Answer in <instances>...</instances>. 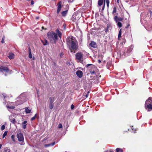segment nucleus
Listing matches in <instances>:
<instances>
[{
    "label": "nucleus",
    "instance_id": "1",
    "mask_svg": "<svg viewBox=\"0 0 152 152\" xmlns=\"http://www.w3.org/2000/svg\"><path fill=\"white\" fill-rule=\"evenodd\" d=\"M66 43L69 47L71 52H72L71 49L76 50L77 48V42L73 39V37H69L66 39Z\"/></svg>",
    "mask_w": 152,
    "mask_h": 152
},
{
    "label": "nucleus",
    "instance_id": "2",
    "mask_svg": "<svg viewBox=\"0 0 152 152\" xmlns=\"http://www.w3.org/2000/svg\"><path fill=\"white\" fill-rule=\"evenodd\" d=\"M48 37L50 42L52 43H55L57 39V34L53 32L48 34Z\"/></svg>",
    "mask_w": 152,
    "mask_h": 152
},
{
    "label": "nucleus",
    "instance_id": "3",
    "mask_svg": "<svg viewBox=\"0 0 152 152\" xmlns=\"http://www.w3.org/2000/svg\"><path fill=\"white\" fill-rule=\"evenodd\" d=\"M145 107L150 110H152V98L149 97L146 101Z\"/></svg>",
    "mask_w": 152,
    "mask_h": 152
},
{
    "label": "nucleus",
    "instance_id": "4",
    "mask_svg": "<svg viewBox=\"0 0 152 152\" xmlns=\"http://www.w3.org/2000/svg\"><path fill=\"white\" fill-rule=\"evenodd\" d=\"M76 59L80 63L83 61V54L82 53L78 52L75 54Z\"/></svg>",
    "mask_w": 152,
    "mask_h": 152
},
{
    "label": "nucleus",
    "instance_id": "5",
    "mask_svg": "<svg viewBox=\"0 0 152 152\" xmlns=\"http://www.w3.org/2000/svg\"><path fill=\"white\" fill-rule=\"evenodd\" d=\"M17 136L18 140L20 142H22L20 144L24 145V143L23 142L24 137L23 134L21 132H18L17 134Z\"/></svg>",
    "mask_w": 152,
    "mask_h": 152
},
{
    "label": "nucleus",
    "instance_id": "6",
    "mask_svg": "<svg viewBox=\"0 0 152 152\" xmlns=\"http://www.w3.org/2000/svg\"><path fill=\"white\" fill-rule=\"evenodd\" d=\"M80 17V14L75 13L72 16V20L73 21L76 22L79 19Z\"/></svg>",
    "mask_w": 152,
    "mask_h": 152
},
{
    "label": "nucleus",
    "instance_id": "7",
    "mask_svg": "<svg viewBox=\"0 0 152 152\" xmlns=\"http://www.w3.org/2000/svg\"><path fill=\"white\" fill-rule=\"evenodd\" d=\"M0 70L2 72H8L9 71V69L7 67L1 66L0 67Z\"/></svg>",
    "mask_w": 152,
    "mask_h": 152
},
{
    "label": "nucleus",
    "instance_id": "8",
    "mask_svg": "<svg viewBox=\"0 0 152 152\" xmlns=\"http://www.w3.org/2000/svg\"><path fill=\"white\" fill-rule=\"evenodd\" d=\"M114 20L116 22H120V21H122L123 18L121 17H118L117 16H115L114 17Z\"/></svg>",
    "mask_w": 152,
    "mask_h": 152
},
{
    "label": "nucleus",
    "instance_id": "9",
    "mask_svg": "<svg viewBox=\"0 0 152 152\" xmlns=\"http://www.w3.org/2000/svg\"><path fill=\"white\" fill-rule=\"evenodd\" d=\"M76 74L80 78H81L83 76V73L82 71L78 70L76 72Z\"/></svg>",
    "mask_w": 152,
    "mask_h": 152
},
{
    "label": "nucleus",
    "instance_id": "10",
    "mask_svg": "<svg viewBox=\"0 0 152 152\" xmlns=\"http://www.w3.org/2000/svg\"><path fill=\"white\" fill-rule=\"evenodd\" d=\"M58 8L57 10V13L58 14L61 8V2L60 1L58 3Z\"/></svg>",
    "mask_w": 152,
    "mask_h": 152
},
{
    "label": "nucleus",
    "instance_id": "11",
    "mask_svg": "<svg viewBox=\"0 0 152 152\" xmlns=\"http://www.w3.org/2000/svg\"><path fill=\"white\" fill-rule=\"evenodd\" d=\"M92 68L94 69V70H90V72L92 75L95 74V71L97 70V68L95 66H92Z\"/></svg>",
    "mask_w": 152,
    "mask_h": 152
},
{
    "label": "nucleus",
    "instance_id": "12",
    "mask_svg": "<svg viewBox=\"0 0 152 152\" xmlns=\"http://www.w3.org/2000/svg\"><path fill=\"white\" fill-rule=\"evenodd\" d=\"M56 97L53 96L49 98L50 103H53V102L56 99Z\"/></svg>",
    "mask_w": 152,
    "mask_h": 152
},
{
    "label": "nucleus",
    "instance_id": "13",
    "mask_svg": "<svg viewBox=\"0 0 152 152\" xmlns=\"http://www.w3.org/2000/svg\"><path fill=\"white\" fill-rule=\"evenodd\" d=\"M90 45L94 48H96V43L94 41H92L90 44Z\"/></svg>",
    "mask_w": 152,
    "mask_h": 152
},
{
    "label": "nucleus",
    "instance_id": "14",
    "mask_svg": "<svg viewBox=\"0 0 152 152\" xmlns=\"http://www.w3.org/2000/svg\"><path fill=\"white\" fill-rule=\"evenodd\" d=\"M8 57L10 59H13L14 57V54L12 53H10L9 54Z\"/></svg>",
    "mask_w": 152,
    "mask_h": 152
},
{
    "label": "nucleus",
    "instance_id": "15",
    "mask_svg": "<svg viewBox=\"0 0 152 152\" xmlns=\"http://www.w3.org/2000/svg\"><path fill=\"white\" fill-rule=\"evenodd\" d=\"M55 144V142H54L52 143H51L48 144H46L45 145V147H48L50 146H52L54 145Z\"/></svg>",
    "mask_w": 152,
    "mask_h": 152
},
{
    "label": "nucleus",
    "instance_id": "16",
    "mask_svg": "<svg viewBox=\"0 0 152 152\" xmlns=\"http://www.w3.org/2000/svg\"><path fill=\"white\" fill-rule=\"evenodd\" d=\"M14 116L13 115H11L9 117V119L10 121L12 122V123H14V122H15V120L14 119V118H11L13 117Z\"/></svg>",
    "mask_w": 152,
    "mask_h": 152
},
{
    "label": "nucleus",
    "instance_id": "17",
    "mask_svg": "<svg viewBox=\"0 0 152 152\" xmlns=\"http://www.w3.org/2000/svg\"><path fill=\"white\" fill-rule=\"evenodd\" d=\"M41 41L44 45H46L48 44L47 41L45 39L44 40H41Z\"/></svg>",
    "mask_w": 152,
    "mask_h": 152
},
{
    "label": "nucleus",
    "instance_id": "18",
    "mask_svg": "<svg viewBox=\"0 0 152 152\" xmlns=\"http://www.w3.org/2000/svg\"><path fill=\"white\" fill-rule=\"evenodd\" d=\"M27 123L26 121H24L22 123V127L23 129H25L26 127V124Z\"/></svg>",
    "mask_w": 152,
    "mask_h": 152
},
{
    "label": "nucleus",
    "instance_id": "19",
    "mask_svg": "<svg viewBox=\"0 0 152 152\" xmlns=\"http://www.w3.org/2000/svg\"><path fill=\"white\" fill-rule=\"evenodd\" d=\"M103 1L104 0H99L98 4L99 6H101L102 5L103 3Z\"/></svg>",
    "mask_w": 152,
    "mask_h": 152
},
{
    "label": "nucleus",
    "instance_id": "20",
    "mask_svg": "<svg viewBox=\"0 0 152 152\" xmlns=\"http://www.w3.org/2000/svg\"><path fill=\"white\" fill-rule=\"evenodd\" d=\"M28 53H29L28 57L30 58H32V55H31V50L30 48V47H29L28 48Z\"/></svg>",
    "mask_w": 152,
    "mask_h": 152
},
{
    "label": "nucleus",
    "instance_id": "21",
    "mask_svg": "<svg viewBox=\"0 0 152 152\" xmlns=\"http://www.w3.org/2000/svg\"><path fill=\"white\" fill-rule=\"evenodd\" d=\"M53 103H49V108L50 109H52L53 107Z\"/></svg>",
    "mask_w": 152,
    "mask_h": 152
},
{
    "label": "nucleus",
    "instance_id": "22",
    "mask_svg": "<svg viewBox=\"0 0 152 152\" xmlns=\"http://www.w3.org/2000/svg\"><path fill=\"white\" fill-rule=\"evenodd\" d=\"M116 152H123L122 149L121 148H117L116 149Z\"/></svg>",
    "mask_w": 152,
    "mask_h": 152
},
{
    "label": "nucleus",
    "instance_id": "23",
    "mask_svg": "<svg viewBox=\"0 0 152 152\" xmlns=\"http://www.w3.org/2000/svg\"><path fill=\"white\" fill-rule=\"evenodd\" d=\"M67 10L63 11L62 12L61 14L63 16H65L66 15V14L67 13Z\"/></svg>",
    "mask_w": 152,
    "mask_h": 152
},
{
    "label": "nucleus",
    "instance_id": "24",
    "mask_svg": "<svg viewBox=\"0 0 152 152\" xmlns=\"http://www.w3.org/2000/svg\"><path fill=\"white\" fill-rule=\"evenodd\" d=\"M25 111L26 113H29L31 112V110L28 109V108L26 107L25 108Z\"/></svg>",
    "mask_w": 152,
    "mask_h": 152
},
{
    "label": "nucleus",
    "instance_id": "25",
    "mask_svg": "<svg viewBox=\"0 0 152 152\" xmlns=\"http://www.w3.org/2000/svg\"><path fill=\"white\" fill-rule=\"evenodd\" d=\"M117 26H118L119 28H120L122 27V23L120 22H117Z\"/></svg>",
    "mask_w": 152,
    "mask_h": 152
},
{
    "label": "nucleus",
    "instance_id": "26",
    "mask_svg": "<svg viewBox=\"0 0 152 152\" xmlns=\"http://www.w3.org/2000/svg\"><path fill=\"white\" fill-rule=\"evenodd\" d=\"M121 29L119 31V32L118 33V39H120V38L121 37Z\"/></svg>",
    "mask_w": 152,
    "mask_h": 152
},
{
    "label": "nucleus",
    "instance_id": "27",
    "mask_svg": "<svg viewBox=\"0 0 152 152\" xmlns=\"http://www.w3.org/2000/svg\"><path fill=\"white\" fill-rule=\"evenodd\" d=\"M10 150L8 148H6L4 149V152H10Z\"/></svg>",
    "mask_w": 152,
    "mask_h": 152
},
{
    "label": "nucleus",
    "instance_id": "28",
    "mask_svg": "<svg viewBox=\"0 0 152 152\" xmlns=\"http://www.w3.org/2000/svg\"><path fill=\"white\" fill-rule=\"evenodd\" d=\"M11 138L13 141L15 142V136L14 135H12L11 136Z\"/></svg>",
    "mask_w": 152,
    "mask_h": 152
},
{
    "label": "nucleus",
    "instance_id": "29",
    "mask_svg": "<svg viewBox=\"0 0 152 152\" xmlns=\"http://www.w3.org/2000/svg\"><path fill=\"white\" fill-rule=\"evenodd\" d=\"M7 131H5L4 132V134L3 135V138H4L7 135Z\"/></svg>",
    "mask_w": 152,
    "mask_h": 152
},
{
    "label": "nucleus",
    "instance_id": "30",
    "mask_svg": "<svg viewBox=\"0 0 152 152\" xmlns=\"http://www.w3.org/2000/svg\"><path fill=\"white\" fill-rule=\"evenodd\" d=\"M7 107L8 108L10 109H13L15 108V107L14 106H7Z\"/></svg>",
    "mask_w": 152,
    "mask_h": 152
},
{
    "label": "nucleus",
    "instance_id": "31",
    "mask_svg": "<svg viewBox=\"0 0 152 152\" xmlns=\"http://www.w3.org/2000/svg\"><path fill=\"white\" fill-rule=\"evenodd\" d=\"M106 3L107 4V6L108 8L109 7V4L110 3L109 0H106Z\"/></svg>",
    "mask_w": 152,
    "mask_h": 152
},
{
    "label": "nucleus",
    "instance_id": "32",
    "mask_svg": "<svg viewBox=\"0 0 152 152\" xmlns=\"http://www.w3.org/2000/svg\"><path fill=\"white\" fill-rule=\"evenodd\" d=\"M116 12V9L115 7H114L113 8V13L114 14Z\"/></svg>",
    "mask_w": 152,
    "mask_h": 152
},
{
    "label": "nucleus",
    "instance_id": "33",
    "mask_svg": "<svg viewBox=\"0 0 152 152\" xmlns=\"http://www.w3.org/2000/svg\"><path fill=\"white\" fill-rule=\"evenodd\" d=\"M105 4V0H104V5H103V7L102 8V10H103L104 9Z\"/></svg>",
    "mask_w": 152,
    "mask_h": 152
},
{
    "label": "nucleus",
    "instance_id": "34",
    "mask_svg": "<svg viewBox=\"0 0 152 152\" xmlns=\"http://www.w3.org/2000/svg\"><path fill=\"white\" fill-rule=\"evenodd\" d=\"M37 114H36L35 115V116L33 117H32L31 119V121H32V120H34V119H35L36 117V116H37Z\"/></svg>",
    "mask_w": 152,
    "mask_h": 152
},
{
    "label": "nucleus",
    "instance_id": "35",
    "mask_svg": "<svg viewBox=\"0 0 152 152\" xmlns=\"http://www.w3.org/2000/svg\"><path fill=\"white\" fill-rule=\"evenodd\" d=\"M5 126H4V125H3L1 126V129L2 130H4V129H5Z\"/></svg>",
    "mask_w": 152,
    "mask_h": 152
},
{
    "label": "nucleus",
    "instance_id": "36",
    "mask_svg": "<svg viewBox=\"0 0 152 152\" xmlns=\"http://www.w3.org/2000/svg\"><path fill=\"white\" fill-rule=\"evenodd\" d=\"M5 39V37L4 36H3L2 38V39L1 42L2 43H4V39Z\"/></svg>",
    "mask_w": 152,
    "mask_h": 152
},
{
    "label": "nucleus",
    "instance_id": "37",
    "mask_svg": "<svg viewBox=\"0 0 152 152\" xmlns=\"http://www.w3.org/2000/svg\"><path fill=\"white\" fill-rule=\"evenodd\" d=\"M57 33L58 35V36H59V37H61V32L59 31V32H58Z\"/></svg>",
    "mask_w": 152,
    "mask_h": 152
},
{
    "label": "nucleus",
    "instance_id": "38",
    "mask_svg": "<svg viewBox=\"0 0 152 152\" xmlns=\"http://www.w3.org/2000/svg\"><path fill=\"white\" fill-rule=\"evenodd\" d=\"M62 126L61 124H58V128H60V129L61 128H62Z\"/></svg>",
    "mask_w": 152,
    "mask_h": 152
},
{
    "label": "nucleus",
    "instance_id": "39",
    "mask_svg": "<svg viewBox=\"0 0 152 152\" xmlns=\"http://www.w3.org/2000/svg\"><path fill=\"white\" fill-rule=\"evenodd\" d=\"M74 106L73 104H72L71 107V109L72 110L74 109Z\"/></svg>",
    "mask_w": 152,
    "mask_h": 152
},
{
    "label": "nucleus",
    "instance_id": "40",
    "mask_svg": "<svg viewBox=\"0 0 152 152\" xmlns=\"http://www.w3.org/2000/svg\"><path fill=\"white\" fill-rule=\"evenodd\" d=\"M3 96L4 97V98H5L7 97V95L5 94H3Z\"/></svg>",
    "mask_w": 152,
    "mask_h": 152
},
{
    "label": "nucleus",
    "instance_id": "41",
    "mask_svg": "<svg viewBox=\"0 0 152 152\" xmlns=\"http://www.w3.org/2000/svg\"><path fill=\"white\" fill-rule=\"evenodd\" d=\"M9 143L10 144H13V143H14V142H13V141H10V142H9Z\"/></svg>",
    "mask_w": 152,
    "mask_h": 152
},
{
    "label": "nucleus",
    "instance_id": "42",
    "mask_svg": "<svg viewBox=\"0 0 152 152\" xmlns=\"http://www.w3.org/2000/svg\"><path fill=\"white\" fill-rule=\"evenodd\" d=\"M34 4V2L33 0H32L31 2V5H33Z\"/></svg>",
    "mask_w": 152,
    "mask_h": 152
},
{
    "label": "nucleus",
    "instance_id": "43",
    "mask_svg": "<svg viewBox=\"0 0 152 152\" xmlns=\"http://www.w3.org/2000/svg\"><path fill=\"white\" fill-rule=\"evenodd\" d=\"M90 65H92L91 64H88L86 66L87 67H88V66H90Z\"/></svg>",
    "mask_w": 152,
    "mask_h": 152
},
{
    "label": "nucleus",
    "instance_id": "44",
    "mask_svg": "<svg viewBox=\"0 0 152 152\" xmlns=\"http://www.w3.org/2000/svg\"><path fill=\"white\" fill-rule=\"evenodd\" d=\"M56 31L57 33H58V32H59V30L58 29H56Z\"/></svg>",
    "mask_w": 152,
    "mask_h": 152
},
{
    "label": "nucleus",
    "instance_id": "45",
    "mask_svg": "<svg viewBox=\"0 0 152 152\" xmlns=\"http://www.w3.org/2000/svg\"><path fill=\"white\" fill-rule=\"evenodd\" d=\"M88 94H87L85 95V96H86V98H87L88 97Z\"/></svg>",
    "mask_w": 152,
    "mask_h": 152
},
{
    "label": "nucleus",
    "instance_id": "46",
    "mask_svg": "<svg viewBox=\"0 0 152 152\" xmlns=\"http://www.w3.org/2000/svg\"><path fill=\"white\" fill-rule=\"evenodd\" d=\"M92 66H93V65H92V66H91V69H90V70H92L93 71V70H94V69H93V68H92Z\"/></svg>",
    "mask_w": 152,
    "mask_h": 152
},
{
    "label": "nucleus",
    "instance_id": "47",
    "mask_svg": "<svg viewBox=\"0 0 152 152\" xmlns=\"http://www.w3.org/2000/svg\"><path fill=\"white\" fill-rule=\"evenodd\" d=\"M2 144H0V149L2 147Z\"/></svg>",
    "mask_w": 152,
    "mask_h": 152
},
{
    "label": "nucleus",
    "instance_id": "48",
    "mask_svg": "<svg viewBox=\"0 0 152 152\" xmlns=\"http://www.w3.org/2000/svg\"><path fill=\"white\" fill-rule=\"evenodd\" d=\"M73 0H70V1H69V2H72L73 1Z\"/></svg>",
    "mask_w": 152,
    "mask_h": 152
},
{
    "label": "nucleus",
    "instance_id": "49",
    "mask_svg": "<svg viewBox=\"0 0 152 152\" xmlns=\"http://www.w3.org/2000/svg\"><path fill=\"white\" fill-rule=\"evenodd\" d=\"M86 94L85 93H84L83 94V96H85V95Z\"/></svg>",
    "mask_w": 152,
    "mask_h": 152
},
{
    "label": "nucleus",
    "instance_id": "50",
    "mask_svg": "<svg viewBox=\"0 0 152 152\" xmlns=\"http://www.w3.org/2000/svg\"><path fill=\"white\" fill-rule=\"evenodd\" d=\"M32 59L33 60H34L35 59V58L34 57H33V58H32Z\"/></svg>",
    "mask_w": 152,
    "mask_h": 152
},
{
    "label": "nucleus",
    "instance_id": "51",
    "mask_svg": "<svg viewBox=\"0 0 152 152\" xmlns=\"http://www.w3.org/2000/svg\"><path fill=\"white\" fill-rule=\"evenodd\" d=\"M117 1L118 3L119 2V0H117Z\"/></svg>",
    "mask_w": 152,
    "mask_h": 152
},
{
    "label": "nucleus",
    "instance_id": "52",
    "mask_svg": "<svg viewBox=\"0 0 152 152\" xmlns=\"http://www.w3.org/2000/svg\"><path fill=\"white\" fill-rule=\"evenodd\" d=\"M98 61L99 63H100L101 62V61L100 60H99Z\"/></svg>",
    "mask_w": 152,
    "mask_h": 152
},
{
    "label": "nucleus",
    "instance_id": "53",
    "mask_svg": "<svg viewBox=\"0 0 152 152\" xmlns=\"http://www.w3.org/2000/svg\"><path fill=\"white\" fill-rule=\"evenodd\" d=\"M90 92V91H88V92H87V94H88Z\"/></svg>",
    "mask_w": 152,
    "mask_h": 152
},
{
    "label": "nucleus",
    "instance_id": "54",
    "mask_svg": "<svg viewBox=\"0 0 152 152\" xmlns=\"http://www.w3.org/2000/svg\"><path fill=\"white\" fill-rule=\"evenodd\" d=\"M124 55H126V54H125V52H124Z\"/></svg>",
    "mask_w": 152,
    "mask_h": 152
},
{
    "label": "nucleus",
    "instance_id": "55",
    "mask_svg": "<svg viewBox=\"0 0 152 152\" xmlns=\"http://www.w3.org/2000/svg\"><path fill=\"white\" fill-rule=\"evenodd\" d=\"M38 18H39V17H37V18H37V19H38Z\"/></svg>",
    "mask_w": 152,
    "mask_h": 152
},
{
    "label": "nucleus",
    "instance_id": "56",
    "mask_svg": "<svg viewBox=\"0 0 152 152\" xmlns=\"http://www.w3.org/2000/svg\"><path fill=\"white\" fill-rule=\"evenodd\" d=\"M42 29H43L44 28V27H42Z\"/></svg>",
    "mask_w": 152,
    "mask_h": 152
},
{
    "label": "nucleus",
    "instance_id": "57",
    "mask_svg": "<svg viewBox=\"0 0 152 152\" xmlns=\"http://www.w3.org/2000/svg\"><path fill=\"white\" fill-rule=\"evenodd\" d=\"M27 1H30V0H26Z\"/></svg>",
    "mask_w": 152,
    "mask_h": 152
}]
</instances>
